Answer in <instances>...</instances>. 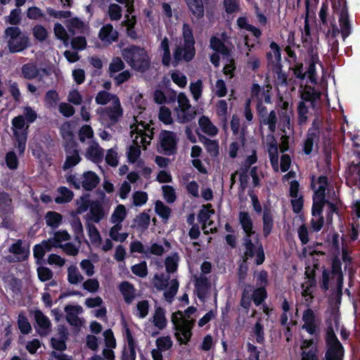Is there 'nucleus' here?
<instances>
[{"label": "nucleus", "instance_id": "1", "mask_svg": "<svg viewBox=\"0 0 360 360\" xmlns=\"http://www.w3.org/2000/svg\"><path fill=\"white\" fill-rule=\"evenodd\" d=\"M130 128L132 143L128 148L127 156L129 163H135L141 155V148L146 149L153 139V128L141 120V115L134 116V123Z\"/></svg>", "mask_w": 360, "mask_h": 360}, {"label": "nucleus", "instance_id": "2", "mask_svg": "<svg viewBox=\"0 0 360 360\" xmlns=\"http://www.w3.org/2000/svg\"><path fill=\"white\" fill-rule=\"evenodd\" d=\"M238 221L245 233L244 245L245 247V259L256 256L255 263L259 265L264 260V253L262 244L259 242L258 236L253 230V221L247 212H240Z\"/></svg>", "mask_w": 360, "mask_h": 360}, {"label": "nucleus", "instance_id": "3", "mask_svg": "<svg viewBox=\"0 0 360 360\" xmlns=\"http://www.w3.org/2000/svg\"><path fill=\"white\" fill-rule=\"evenodd\" d=\"M196 311L195 307H188L182 314L181 311L175 312L172 316V322L175 330V337L180 344H186L191 336V329L195 320L190 317L191 314Z\"/></svg>", "mask_w": 360, "mask_h": 360}, {"label": "nucleus", "instance_id": "4", "mask_svg": "<svg viewBox=\"0 0 360 360\" xmlns=\"http://www.w3.org/2000/svg\"><path fill=\"white\" fill-rule=\"evenodd\" d=\"M121 54L127 64L135 70L145 72L150 66V58L143 48L131 45L123 49Z\"/></svg>", "mask_w": 360, "mask_h": 360}, {"label": "nucleus", "instance_id": "5", "mask_svg": "<svg viewBox=\"0 0 360 360\" xmlns=\"http://www.w3.org/2000/svg\"><path fill=\"white\" fill-rule=\"evenodd\" d=\"M4 39L9 51L13 53L22 52L30 46V37L17 26L7 27L4 33Z\"/></svg>", "mask_w": 360, "mask_h": 360}, {"label": "nucleus", "instance_id": "6", "mask_svg": "<svg viewBox=\"0 0 360 360\" xmlns=\"http://www.w3.org/2000/svg\"><path fill=\"white\" fill-rule=\"evenodd\" d=\"M182 36L184 41V44L179 46L174 52L173 63L174 65H176L181 60L189 61L192 60L195 56V40L193 31L187 23L183 25Z\"/></svg>", "mask_w": 360, "mask_h": 360}, {"label": "nucleus", "instance_id": "7", "mask_svg": "<svg viewBox=\"0 0 360 360\" xmlns=\"http://www.w3.org/2000/svg\"><path fill=\"white\" fill-rule=\"evenodd\" d=\"M11 125L15 146L19 153L22 154L25 150L29 124H26L22 115H18L13 118Z\"/></svg>", "mask_w": 360, "mask_h": 360}, {"label": "nucleus", "instance_id": "8", "mask_svg": "<svg viewBox=\"0 0 360 360\" xmlns=\"http://www.w3.org/2000/svg\"><path fill=\"white\" fill-rule=\"evenodd\" d=\"M96 112L99 115L100 122L108 127L119 122L123 115L120 101L113 103L111 106L98 108Z\"/></svg>", "mask_w": 360, "mask_h": 360}, {"label": "nucleus", "instance_id": "9", "mask_svg": "<svg viewBox=\"0 0 360 360\" xmlns=\"http://www.w3.org/2000/svg\"><path fill=\"white\" fill-rule=\"evenodd\" d=\"M67 181L77 189L82 188L85 191H92L98 184L100 178L95 172L87 171L78 176L70 175Z\"/></svg>", "mask_w": 360, "mask_h": 360}, {"label": "nucleus", "instance_id": "10", "mask_svg": "<svg viewBox=\"0 0 360 360\" xmlns=\"http://www.w3.org/2000/svg\"><path fill=\"white\" fill-rule=\"evenodd\" d=\"M327 352L326 360H342L344 355L343 347L338 340L333 328L328 327L326 333Z\"/></svg>", "mask_w": 360, "mask_h": 360}, {"label": "nucleus", "instance_id": "11", "mask_svg": "<svg viewBox=\"0 0 360 360\" xmlns=\"http://www.w3.org/2000/svg\"><path fill=\"white\" fill-rule=\"evenodd\" d=\"M160 146L165 154H173L176 149L178 138L172 131H164L160 135Z\"/></svg>", "mask_w": 360, "mask_h": 360}, {"label": "nucleus", "instance_id": "12", "mask_svg": "<svg viewBox=\"0 0 360 360\" xmlns=\"http://www.w3.org/2000/svg\"><path fill=\"white\" fill-rule=\"evenodd\" d=\"M327 185V178L324 176H319L316 181L312 179L311 186L314 190L313 204L324 205L326 202L325 191Z\"/></svg>", "mask_w": 360, "mask_h": 360}, {"label": "nucleus", "instance_id": "13", "mask_svg": "<svg viewBox=\"0 0 360 360\" xmlns=\"http://www.w3.org/2000/svg\"><path fill=\"white\" fill-rule=\"evenodd\" d=\"M333 10L339 16L341 34L343 39H345L349 35L351 30L350 25L348 20L347 8L343 5L340 9H338L337 4L335 3L333 4Z\"/></svg>", "mask_w": 360, "mask_h": 360}, {"label": "nucleus", "instance_id": "14", "mask_svg": "<svg viewBox=\"0 0 360 360\" xmlns=\"http://www.w3.org/2000/svg\"><path fill=\"white\" fill-rule=\"evenodd\" d=\"M64 311L66 314V320L71 326L75 327L82 326V321L78 316L83 312V309L80 305H66Z\"/></svg>", "mask_w": 360, "mask_h": 360}, {"label": "nucleus", "instance_id": "15", "mask_svg": "<svg viewBox=\"0 0 360 360\" xmlns=\"http://www.w3.org/2000/svg\"><path fill=\"white\" fill-rule=\"evenodd\" d=\"M301 360H318L317 347L313 340H304L301 345Z\"/></svg>", "mask_w": 360, "mask_h": 360}, {"label": "nucleus", "instance_id": "16", "mask_svg": "<svg viewBox=\"0 0 360 360\" xmlns=\"http://www.w3.org/2000/svg\"><path fill=\"white\" fill-rule=\"evenodd\" d=\"M103 156V149L97 142L91 141L86 150L85 157L91 161L98 163L102 161Z\"/></svg>", "mask_w": 360, "mask_h": 360}, {"label": "nucleus", "instance_id": "17", "mask_svg": "<svg viewBox=\"0 0 360 360\" xmlns=\"http://www.w3.org/2000/svg\"><path fill=\"white\" fill-rule=\"evenodd\" d=\"M124 335L127 342L128 350H124L121 360H135L136 359V343L130 330L125 327Z\"/></svg>", "mask_w": 360, "mask_h": 360}, {"label": "nucleus", "instance_id": "18", "mask_svg": "<svg viewBox=\"0 0 360 360\" xmlns=\"http://www.w3.org/2000/svg\"><path fill=\"white\" fill-rule=\"evenodd\" d=\"M99 39L105 44H111L118 38V32L110 24H106L101 27L98 34Z\"/></svg>", "mask_w": 360, "mask_h": 360}, {"label": "nucleus", "instance_id": "19", "mask_svg": "<svg viewBox=\"0 0 360 360\" xmlns=\"http://www.w3.org/2000/svg\"><path fill=\"white\" fill-rule=\"evenodd\" d=\"M321 93L311 86H305L301 93L302 102H305L311 105V108L316 107L317 101L320 99Z\"/></svg>", "mask_w": 360, "mask_h": 360}, {"label": "nucleus", "instance_id": "20", "mask_svg": "<svg viewBox=\"0 0 360 360\" xmlns=\"http://www.w3.org/2000/svg\"><path fill=\"white\" fill-rule=\"evenodd\" d=\"M34 316L39 327L38 332L41 335H46L50 330L51 321L41 311H34Z\"/></svg>", "mask_w": 360, "mask_h": 360}, {"label": "nucleus", "instance_id": "21", "mask_svg": "<svg viewBox=\"0 0 360 360\" xmlns=\"http://www.w3.org/2000/svg\"><path fill=\"white\" fill-rule=\"evenodd\" d=\"M323 205L313 204L312 218L311 219V226L314 231H319L323 225V218L321 216Z\"/></svg>", "mask_w": 360, "mask_h": 360}, {"label": "nucleus", "instance_id": "22", "mask_svg": "<svg viewBox=\"0 0 360 360\" xmlns=\"http://www.w3.org/2000/svg\"><path fill=\"white\" fill-rule=\"evenodd\" d=\"M195 286L198 298L203 301L210 289V285L207 278L204 276H200L195 279Z\"/></svg>", "mask_w": 360, "mask_h": 360}, {"label": "nucleus", "instance_id": "23", "mask_svg": "<svg viewBox=\"0 0 360 360\" xmlns=\"http://www.w3.org/2000/svg\"><path fill=\"white\" fill-rule=\"evenodd\" d=\"M319 138V131L317 128H311L307 135L304 143V151L309 154L313 150L314 146L316 145Z\"/></svg>", "mask_w": 360, "mask_h": 360}, {"label": "nucleus", "instance_id": "24", "mask_svg": "<svg viewBox=\"0 0 360 360\" xmlns=\"http://www.w3.org/2000/svg\"><path fill=\"white\" fill-rule=\"evenodd\" d=\"M105 217V213L101 204L98 201L92 202L90 205L89 219L98 223Z\"/></svg>", "mask_w": 360, "mask_h": 360}, {"label": "nucleus", "instance_id": "25", "mask_svg": "<svg viewBox=\"0 0 360 360\" xmlns=\"http://www.w3.org/2000/svg\"><path fill=\"white\" fill-rule=\"evenodd\" d=\"M302 320L304 324L302 328L305 329L309 333L314 334L316 331L315 316L311 309H307L303 313Z\"/></svg>", "mask_w": 360, "mask_h": 360}, {"label": "nucleus", "instance_id": "26", "mask_svg": "<svg viewBox=\"0 0 360 360\" xmlns=\"http://www.w3.org/2000/svg\"><path fill=\"white\" fill-rule=\"evenodd\" d=\"M176 119L180 123H186L193 120L196 111L192 106L189 108H175Z\"/></svg>", "mask_w": 360, "mask_h": 360}, {"label": "nucleus", "instance_id": "27", "mask_svg": "<svg viewBox=\"0 0 360 360\" xmlns=\"http://www.w3.org/2000/svg\"><path fill=\"white\" fill-rule=\"evenodd\" d=\"M65 25L68 31L75 34L76 33H84L87 28L86 24L78 18H72L66 20Z\"/></svg>", "mask_w": 360, "mask_h": 360}, {"label": "nucleus", "instance_id": "28", "mask_svg": "<svg viewBox=\"0 0 360 360\" xmlns=\"http://www.w3.org/2000/svg\"><path fill=\"white\" fill-rule=\"evenodd\" d=\"M198 124L201 130L210 136H214L218 134L219 130L217 127L207 116H202L198 120Z\"/></svg>", "mask_w": 360, "mask_h": 360}, {"label": "nucleus", "instance_id": "29", "mask_svg": "<svg viewBox=\"0 0 360 360\" xmlns=\"http://www.w3.org/2000/svg\"><path fill=\"white\" fill-rule=\"evenodd\" d=\"M152 323L159 330H162L166 327L167 320L165 316V310L163 308L160 307L155 308L152 318Z\"/></svg>", "mask_w": 360, "mask_h": 360}, {"label": "nucleus", "instance_id": "30", "mask_svg": "<svg viewBox=\"0 0 360 360\" xmlns=\"http://www.w3.org/2000/svg\"><path fill=\"white\" fill-rule=\"evenodd\" d=\"M119 290L124 297V301L130 304L136 297V290L132 284L127 281L122 282L119 285Z\"/></svg>", "mask_w": 360, "mask_h": 360}, {"label": "nucleus", "instance_id": "31", "mask_svg": "<svg viewBox=\"0 0 360 360\" xmlns=\"http://www.w3.org/2000/svg\"><path fill=\"white\" fill-rule=\"evenodd\" d=\"M70 239V236L68 231L61 230L54 233L53 236L49 238L48 242L51 244L52 248H61L63 245V242L68 241Z\"/></svg>", "mask_w": 360, "mask_h": 360}, {"label": "nucleus", "instance_id": "32", "mask_svg": "<svg viewBox=\"0 0 360 360\" xmlns=\"http://www.w3.org/2000/svg\"><path fill=\"white\" fill-rule=\"evenodd\" d=\"M315 285V280L313 277L307 276L306 281L302 285V295L305 298L307 304H309L313 300V288Z\"/></svg>", "mask_w": 360, "mask_h": 360}, {"label": "nucleus", "instance_id": "33", "mask_svg": "<svg viewBox=\"0 0 360 360\" xmlns=\"http://www.w3.org/2000/svg\"><path fill=\"white\" fill-rule=\"evenodd\" d=\"M52 248L48 240H44L40 244L36 245L33 248V253L37 263H39L44 258L46 252L51 251Z\"/></svg>", "mask_w": 360, "mask_h": 360}, {"label": "nucleus", "instance_id": "34", "mask_svg": "<svg viewBox=\"0 0 360 360\" xmlns=\"http://www.w3.org/2000/svg\"><path fill=\"white\" fill-rule=\"evenodd\" d=\"M189 10L193 15L199 20L204 15V6L202 0H186Z\"/></svg>", "mask_w": 360, "mask_h": 360}, {"label": "nucleus", "instance_id": "35", "mask_svg": "<svg viewBox=\"0 0 360 360\" xmlns=\"http://www.w3.org/2000/svg\"><path fill=\"white\" fill-rule=\"evenodd\" d=\"M332 274L333 278L336 280L337 285L340 291H341L343 276L341 269V263L340 259L336 256L333 260L332 263Z\"/></svg>", "mask_w": 360, "mask_h": 360}, {"label": "nucleus", "instance_id": "36", "mask_svg": "<svg viewBox=\"0 0 360 360\" xmlns=\"http://www.w3.org/2000/svg\"><path fill=\"white\" fill-rule=\"evenodd\" d=\"M214 214L213 210H210L207 209H203L200 210L198 218L202 224V230L205 234H207L209 232H212L213 230L212 227L208 228L212 224V222L210 221V216Z\"/></svg>", "mask_w": 360, "mask_h": 360}, {"label": "nucleus", "instance_id": "37", "mask_svg": "<svg viewBox=\"0 0 360 360\" xmlns=\"http://www.w3.org/2000/svg\"><path fill=\"white\" fill-rule=\"evenodd\" d=\"M120 99L117 95L112 94L106 91H99L95 98V101L97 104L104 105L111 102L112 104L119 101Z\"/></svg>", "mask_w": 360, "mask_h": 360}, {"label": "nucleus", "instance_id": "38", "mask_svg": "<svg viewBox=\"0 0 360 360\" xmlns=\"http://www.w3.org/2000/svg\"><path fill=\"white\" fill-rule=\"evenodd\" d=\"M67 279L70 284L77 285L83 282L84 276L75 265H70L67 269Z\"/></svg>", "mask_w": 360, "mask_h": 360}, {"label": "nucleus", "instance_id": "39", "mask_svg": "<svg viewBox=\"0 0 360 360\" xmlns=\"http://www.w3.org/2000/svg\"><path fill=\"white\" fill-rule=\"evenodd\" d=\"M260 120L261 124L266 125L271 133L275 132L276 129L277 116L274 110H271L267 115H263Z\"/></svg>", "mask_w": 360, "mask_h": 360}, {"label": "nucleus", "instance_id": "40", "mask_svg": "<svg viewBox=\"0 0 360 360\" xmlns=\"http://www.w3.org/2000/svg\"><path fill=\"white\" fill-rule=\"evenodd\" d=\"M44 219L48 226L56 229L61 224L63 216L58 212L49 211L46 212Z\"/></svg>", "mask_w": 360, "mask_h": 360}, {"label": "nucleus", "instance_id": "41", "mask_svg": "<svg viewBox=\"0 0 360 360\" xmlns=\"http://www.w3.org/2000/svg\"><path fill=\"white\" fill-rule=\"evenodd\" d=\"M271 52L267 53L269 63L274 66H277L281 60V49L278 45L275 42L270 44Z\"/></svg>", "mask_w": 360, "mask_h": 360}, {"label": "nucleus", "instance_id": "42", "mask_svg": "<svg viewBox=\"0 0 360 360\" xmlns=\"http://www.w3.org/2000/svg\"><path fill=\"white\" fill-rule=\"evenodd\" d=\"M347 179L360 188V165H352L349 167Z\"/></svg>", "mask_w": 360, "mask_h": 360}, {"label": "nucleus", "instance_id": "43", "mask_svg": "<svg viewBox=\"0 0 360 360\" xmlns=\"http://www.w3.org/2000/svg\"><path fill=\"white\" fill-rule=\"evenodd\" d=\"M39 73V70L34 63H28L22 65V75L27 79L36 78Z\"/></svg>", "mask_w": 360, "mask_h": 360}, {"label": "nucleus", "instance_id": "44", "mask_svg": "<svg viewBox=\"0 0 360 360\" xmlns=\"http://www.w3.org/2000/svg\"><path fill=\"white\" fill-rule=\"evenodd\" d=\"M81 161V158L77 150L68 151L66 159L63 166V169L66 170L77 165Z\"/></svg>", "mask_w": 360, "mask_h": 360}, {"label": "nucleus", "instance_id": "45", "mask_svg": "<svg viewBox=\"0 0 360 360\" xmlns=\"http://www.w3.org/2000/svg\"><path fill=\"white\" fill-rule=\"evenodd\" d=\"M58 193L59 195L55 199V202L58 204L69 202L74 196L73 192L65 186L59 187Z\"/></svg>", "mask_w": 360, "mask_h": 360}, {"label": "nucleus", "instance_id": "46", "mask_svg": "<svg viewBox=\"0 0 360 360\" xmlns=\"http://www.w3.org/2000/svg\"><path fill=\"white\" fill-rule=\"evenodd\" d=\"M122 229V225L120 224H114V226L109 231V236L113 240L118 242H124L128 237L127 233H120Z\"/></svg>", "mask_w": 360, "mask_h": 360}, {"label": "nucleus", "instance_id": "47", "mask_svg": "<svg viewBox=\"0 0 360 360\" xmlns=\"http://www.w3.org/2000/svg\"><path fill=\"white\" fill-rule=\"evenodd\" d=\"M127 216V210L123 205H119L116 207L110 217L112 224H120L124 220Z\"/></svg>", "mask_w": 360, "mask_h": 360}, {"label": "nucleus", "instance_id": "48", "mask_svg": "<svg viewBox=\"0 0 360 360\" xmlns=\"http://www.w3.org/2000/svg\"><path fill=\"white\" fill-rule=\"evenodd\" d=\"M9 252L15 255L18 260L25 259L27 257L29 253V251L22 246V241L20 240L10 247Z\"/></svg>", "mask_w": 360, "mask_h": 360}, {"label": "nucleus", "instance_id": "49", "mask_svg": "<svg viewBox=\"0 0 360 360\" xmlns=\"http://www.w3.org/2000/svg\"><path fill=\"white\" fill-rule=\"evenodd\" d=\"M34 38L39 42L44 41L49 36V32L42 25L37 24L32 29Z\"/></svg>", "mask_w": 360, "mask_h": 360}, {"label": "nucleus", "instance_id": "50", "mask_svg": "<svg viewBox=\"0 0 360 360\" xmlns=\"http://www.w3.org/2000/svg\"><path fill=\"white\" fill-rule=\"evenodd\" d=\"M53 33L55 37L62 41L67 46L69 43V35L65 27L59 22H56L53 26Z\"/></svg>", "mask_w": 360, "mask_h": 360}, {"label": "nucleus", "instance_id": "51", "mask_svg": "<svg viewBox=\"0 0 360 360\" xmlns=\"http://www.w3.org/2000/svg\"><path fill=\"white\" fill-rule=\"evenodd\" d=\"M125 65L123 60L119 57H115L109 64L108 72L110 77H113L116 73L124 70Z\"/></svg>", "mask_w": 360, "mask_h": 360}, {"label": "nucleus", "instance_id": "52", "mask_svg": "<svg viewBox=\"0 0 360 360\" xmlns=\"http://www.w3.org/2000/svg\"><path fill=\"white\" fill-rule=\"evenodd\" d=\"M246 67L252 71H256L260 66V58L256 54L248 52L245 55Z\"/></svg>", "mask_w": 360, "mask_h": 360}, {"label": "nucleus", "instance_id": "53", "mask_svg": "<svg viewBox=\"0 0 360 360\" xmlns=\"http://www.w3.org/2000/svg\"><path fill=\"white\" fill-rule=\"evenodd\" d=\"M155 211L160 217L165 221L169 219L171 214V209L160 200L156 201L155 204Z\"/></svg>", "mask_w": 360, "mask_h": 360}, {"label": "nucleus", "instance_id": "54", "mask_svg": "<svg viewBox=\"0 0 360 360\" xmlns=\"http://www.w3.org/2000/svg\"><path fill=\"white\" fill-rule=\"evenodd\" d=\"M179 256L177 253H173L168 256L165 262L166 270L168 273H174L178 267Z\"/></svg>", "mask_w": 360, "mask_h": 360}, {"label": "nucleus", "instance_id": "55", "mask_svg": "<svg viewBox=\"0 0 360 360\" xmlns=\"http://www.w3.org/2000/svg\"><path fill=\"white\" fill-rule=\"evenodd\" d=\"M189 89L193 100L198 101L202 94L203 84L202 80L198 79L195 82H191Z\"/></svg>", "mask_w": 360, "mask_h": 360}, {"label": "nucleus", "instance_id": "56", "mask_svg": "<svg viewBox=\"0 0 360 360\" xmlns=\"http://www.w3.org/2000/svg\"><path fill=\"white\" fill-rule=\"evenodd\" d=\"M309 108H311V105L307 104L305 102H300L299 103L297 108L299 124L302 125L307 123Z\"/></svg>", "mask_w": 360, "mask_h": 360}, {"label": "nucleus", "instance_id": "57", "mask_svg": "<svg viewBox=\"0 0 360 360\" xmlns=\"http://www.w3.org/2000/svg\"><path fill=\"white\" fill-rule=\"evenodd\" d=\"M273 228V217L269 210H265L263 214V232L264 236H267L271 232Z\"/></svg>", "mask_w": 360, "mask_h": 360}, {"label": "nucleus", "instance_id": "58", "mask_svg": "<svg viewBox=\"0 0 360 360\" xmlns=\"http://www.w3.org/2000/svg\"><path fill=\"white\" fill-rule=\"evenodd\" d=\"M26 16L32 20H40L44 19L45 13L37 6H31L27 9Z\"/></svg>", "mask_w": 360, "mask_h": 360}, {"label": "nucleus", "instance_id": "59", "mask_svg": "<svg viewBox=\"0 0 360 360\" xmlns=\"http://www.w3.org/2000/svg\"><path fill=\"white\" fill-rule=\"evenodd\" d=\"M210 47L217 51L218 53H221L222 55L227 56L229 55V49L224 45V44L216 37H212L210 39Z\"/></svg>", "mask_w": 360, "mask_h": 360}, {"label": "nucleus", "instance_id": "60", "mask_svg": "<svg viewBox=\"0 0 360 360\" xmlns=\"http://www.w3.org/2000/svg\"><path fill=\"white\" fill-rule=\"evenodd\" d=\"M168 285L169 288L165 292L164 296L167 302H171L177 292L179 282L176 279H172L169 283H168Z\"/></svg>", "mask_w": 360, "mask_h": 360}, {"label": "nucleus", "instance_id": "61", "mask_svg": "<svg viewBox=\"0 0 360 360\" xmlns=\"http://www.w3.org/2000/svg\"><path fill=\"white\" fill-rule=\"evenodd\" d=\"M160 49L163 52L162 54V63L168 66L170 63L171 56L169 47V40L167 37H165L160 44Z\"/></svg>", "mask_w": 360, "mask_h": 360}, {"label": "nucleus", "instance_id": "62", "mask_svg": "<svg viewBox=\"0 0 360 360\" xmlns=\"http://www.w3.org/2000/svg\"><path fill=\"white\" fill-rule=\"evenodd\" d=\"M148 201V194L144 191H135L132 195V203L136 207H141Z\"/></svg>", "mask_w": 360, "mask_h": 360}, {"label": "nucleus", "instance_id": "63", "mask_svg": "<svg viewBox=\"0 0 360 360\" xmlns=\"http://www.w3.org/2000/svg\"><path fill=\"white\" fill-rule=\"evenodd\" d=\"M18 326L20 332L23 334H28L32 330L31 325L27 318L23 314H20L18 319Z\"/></svg>", "mask_w": 360, "mask_h": 360}, {"label": "nucleus", "instance_id": "64", "mask_svg": "<svg viewBox=\"0 0 360 360\" xmlns=\"http://www.w3.org/2000/svg\"><path fill=\"white\" fill-rule=\"evenodd\" d=\"M149 311V304L146 300H142L136 304V309L135 315L140 318L144 319L147 316Z\"/></svg>", "mask_w": 360, "mask_h": 360}]
</instances>
